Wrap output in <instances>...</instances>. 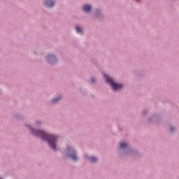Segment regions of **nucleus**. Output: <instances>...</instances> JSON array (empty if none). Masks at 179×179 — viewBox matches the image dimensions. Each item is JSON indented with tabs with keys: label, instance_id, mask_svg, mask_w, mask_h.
Segmentation results:
<instances>
[{
	"label": "nucleus",
	"instance_id": "f257e3e1",
	"mask_svg": "<svg viewBox=\"0 0 179 179\" xmlns=\"http://www.w3.org/2000/svg\"><path fill=\"white\" fill-rule=\"evenodd\" d=\"M32 134L35 135L36 136H39V138H41L43 139V141H47L51 148L53 150H57V138L55 136L48 134L45 132L41 131V130H31Z\"/></svg>",
	"mask_w": 179,
	"mask_h": 179
},
{
	"label": "nucleus",
	"instance_id": "f03ea898",
	"mask_svg": "<svg viewBox=\"0 0 179 179\" xmlns=\"http://www.w3.org/2000/svg\"><path fill=\"white\" fill-rule=\"evenodd\" d=\"M104 76L107 83H109L110 85L113 90H120L122 88V85L114 83V80H113V78H110L107 75H104Z\"/></svg>",
	"mask_w": 179,
	"mask_h": 179
},
{
	"label": "nucleus",
	"instance_id": "7ed1b4c3",
	"mask_svg": "<svg viewBox=\"0 0 179 179\" xmlns=\"http://www.w3.org/2000/svg\"><path fill=\"white\" fill-rule=\"evenodd\" d=\"M67 157H71L73 160H78V157L76 155L75 150L72 148H67Z\"/></svg>",
	"mask_w": 179,
	"mask_h": 179
},
{
	"label": "nucleus",
	"instance_id": "20e7f679",
	"mask_svg": "<svg viewBox=\"0 0 179 179\" xmlns=\"http://www.w3.org/2000/svg\"><path fill=\"white\" fill-rule=\"evenodd\" d=\"M46 59L50 64H53V62H57V58L52 55H49L48 56H47Z\"/></svg>",
	"mask_w": 179,
	"mask_h": 179
},
{
	"label": "nucleus",
	"instance_id": "39448f33",
	"mask_svg": "<svg viewBox=\"0 0 179 179\" xmlns=\"http://www.w3.org/2000/svg\"><path fill=\"white\" fill-rule=\"evenodd\" d=\"M44 4L45 6H48L49 8H52L54 6V1L51 0H45Z\"/></svg>",
	"mask_w": 179,
	"mask_h": 179
},
{
	"label": "nucleus",
	"instance_id": "423d86ee",
	"mask_svg": "<svg viewBox=\"0 0 179 179\" xmlns=\"http://www.w3.org/2000/svg\"><path fill=\"white\" fill-rule=\"evenodd\" d=\"M92 6L90 5H85L83 6V10H84V12H90Z\"/></svg>",
	"mask_w": 179,
	"mask_h": 179
},
{
	"label": "nucleus",
	"instance_id": "0eeeda50",
	"mask_svg": "<svg viewBox=\"0 0 179 179\" xmlns=\"http://www.w3.org/2000/svg\"><path fill=\"white\" fill-rule=\"evenodd\" d=\"M90 162L94 163V162H97V158L96 157H89Z\"/></svg>",
	"mask_w": 179,
	"mask_h": 179
},
{
	"label": "nucleus",
	"instance_id": "6e6552de",
	"mask_svg": "<svg viewBox=\"0 0 179 179\" xmlns=\"http://www.w3.org/2000/svg\"><path fill=\"white\" fill-rule=\"evenodd\" d=\"M127 143H120V149H125V148H127Z\"/></svg>",
	"mask_w": 179,
	"mask_h": 179
},
{
	"label": "nucleus",
	"instance_id": "1a4fd4ad",
	"mask_svg": "<svg viewBox=\"0 0 179 179\" xmlns=\"http://www.w3.org/2000/svg\"><path fill=\"white\" fill-rule=\"evenodd\" d=\"M76 30L77 33H82V29H80V27H76Z\"/></svg>",
	"mask_w": 179,
	"mask_h": 179
},
{
	"label": "nucleus",
	"instance_id": "9d476101",
	"mask_svg": "<svg viewBox=\"0 0 179 179\" xmlns=\"http://www.w3.org/2000/svg\"><path fill=\"white\" fill-rule=\"evenodd\" d=\"M61 98H55L52 100V103H57V101H59Z\"/></svg>",
	"mask_w": 179,
	"mask_h": 179
},
{
	"label": "nucleus",
	"instance_id": "9b49d317",
	"mask_svg": "<svg viewBox=\"0 0 179 179\" xmlns=\"http://www.w3.org/2000/svg\"><path fill=\"white\" fill-rule=\"evenodd\" d=\"M171 132H174V128L173 127H171Z\"/></svg>",
	"mask_w": 179,
	"mask_h": 179
},
{
	"label": "nucleus",
	"instance_id": "f8f14e48",
	"mask_svg": "<svg viewBox=\"0 0 179 179\" xmlns=\"http://www.w3.org/2000/svg\"><path fill=\"white\" fill-rule=\"evenodd\" d=\"M91 83H94V79L93 78L91 79Z\"/></svg>",
	"mask_w": 179,
	"mask_h": 179
},
{
	"label": "nucleus",
	"instance_id": "ddd939ff",
	"mask_svg": "<svg viewBox=\"0 0 179 179\" xmlns=\"http://www.w3.org/2000/svg\"><path fill=\"white\" fill-rule=\"evenodd\" d=\"M0 179H1V178H0Z\"/></svg>",
	"mask_w": 179,
	"mask_h": 179
}]
</instances>
